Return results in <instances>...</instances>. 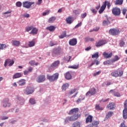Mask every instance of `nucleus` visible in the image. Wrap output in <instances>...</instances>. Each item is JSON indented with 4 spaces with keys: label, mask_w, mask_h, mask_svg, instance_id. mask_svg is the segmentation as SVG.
Returning a JSON list of instances; mask_svg holds the SVG:
<instances>
[{
    "label": "nucleus",
    "mask_w": 127,
    "mask_h": 127,
    "mask_svg": "<svg viewBox=\"0 0 127 127\" xmlns=\"http://www.w3.org/2000/svg\"><path fill=\"white\" fill-rule=\"evenodd\" d=\"M29 103L31 105H35V100L33 98H30L29 100Z\"/></svg>",
    "instance_id": "obj_42"
},
{
    "label": "nucleus",
    "mask_w": 127,
    "mask_h": 127,
    "mask_svg": "<svg viewBox=\"0 0 127 127\" xmlns=\"http://www.w3.org/2000/svg\"><path fill=\"white\" fill-rule=\"evenodd\" d=\"M34 92V88L32 87H28L24 90V93L26 94V95H31V94L33 93Z\"/></svg>",
    "instance_id": "obj_4"
},
{
    "label": "nucleus",
    "mask_w": 127,
    "mask_h": 127,
    "mask_svg": "<svg viewBox=\"0 0 127 127\" xmlns=\"http://www.w3.org/2000/svg\"><path fill=\"white\" fill-rule=\"evenodd\" d=\"M60 48L58 49H54L53 50L52 55L53 57L55 56V55H57L58 54H60Z\"/></svg>",
    "instance_id": "obj_18"
},
{
    "label": "nucleus",
    "mask_w": 127,
    "mask_h": 127,
    "mask_svg": "<svg viewBox=\"0 0 127 127\" xmlns=\"http://www.w3.org/2000/svg\"><path fill=\"white\" fill-rule=\"evenodd\" d=\"M76 92V89H72L70 91L69 94L70 95H72V94H74Z\"/></svg>",
    "instance_id": "obj_64"
},
{
    "label": "nucleus",
    "mask_w": 127,
    "mask_h": 127,
    "mask_svg": "<svg viewBox=\"0 0 127 127\" xmlns=\"http://www.w3.org/2000/svg\"><path fill=\"white\" fill-rule=\"evenodd\" d=\"M65 78L66 80H71V79H72V75H71L69 71L65 73Z\"/></svg>",
    "instance_id": "obj_22"
},
{
    "label": "nucleus",
    "mask_w": 127,
    "mask_h": 127,
    "mask_svg": "<svg viewBox=\"0 0 127 127\" xmlns=\"http://www.w3.org/2000/svg\"><path fill=\"white\" fill-rule=\"evenodd\" d=\"M22 74L20 73H16L13 75L12 78L13 79H17V78H20L21 77Z\"/></svg>",
    "instance_id": "obj_27"
},
{
    "label": "nucleus",
    "mask_w": 127,
    "mask_h": 127,
    "mask_svg": "<svg viewBox=\"0 0 127 127\" xmlns=\"http://www.w3.org/2000/svg\"><path fill=\"white\" fill-rule=\"evenodd\" d=\"M109 34H111V35H118L120 33V30L119 29L112 28L109 30Z\"/></svg>",
    "instance_id": "obj_7"
},
{
    "label": "nucleus",
    "mask_w": 127,
    "mask_h": 127,
    "mask_svg": "<svg viewBox=\"0 0 127 127\" xmlns=\"http://www.w3.org/2000/svg\"><path fill=\"white\" fill-rule=\"evenodd\" d=\"M92 58H96L98 59L99 58V53L97 52L95 54L92 55Z\"/></svg>",
    "instance_id": "obj_39"
},
{
    "label": "nucleus",
    "mask_w": 127,
    "mask_h": 127,
    "mask_svg": "<svg viewBox=\"0 0 127 127\" xmlns=\"http://www.w3.org/2000/svg\"><path fill=\"white\" fill-rule=\"evenodd\" d=\"M125 109L123 110V118L124 119H127V100H126L125 103Z\"/></svg>",
    "instance_id": "obj_9"
},
{
    "label": "nucleus",
    "mask_w": 127,
    "mask_h": 127,
    "mask_svg": "<svg viewBox=\"0 0 127 127\" xmlns=\"http://www.w3.org/2000/svg\"><path fill=\"white\" fill-rule=\"evenodd\" d=\"M66 31H63L62 33V34L59 36V38L62 39L63 38H64V37H66Z\"/></svg>",
    "instance_id": "obj_38"
},
{
    "label": "nucleus",
    "mask_w": 127,
    "mask_h": 127,
    "mask_svg": "<svg viewBox=\"0 0 127 127\" xmlns=\"http://www.w3.org/2000/svg\"><path fill=\"white\" fill-rule=\"evenodd\" d=\"M12 44L14 46H19L20 44V42L18 41L14 40V41H12Z\"/></svg>",
    "instance_id": "obj_26"
},
{
    "label": "nucleus",
    "mask_w": 127,
    "mask_h": 127,
    "mask_svg": "<svg viewBox=\"0 0 127 127\" xmlns=\"http://www.w3.org/2000/svg\"><path fill=\"white\" fill-rule=\"evenodd\" d=\"M33 4H34V2H28L27 1L23 2V7L25 8H30V6Z\"/></svg>",
    "instance_id": "obj_10"
},
{
    "label": "nucleus",
    "mask_w": 127,
    "mask_h": 127,
    "mask_svg": "<svg viewBox=\"0 0 127 127\" xmlns=\"http://www.w3.org/2000/svg\"><path fill=\"white\" fill-rule=\"evenodd\" d=\"M19 86H24L25 85V80L24 79H21L17 82Z\"/></svg>",
    "instance_id": "obj_25"
},
{
    "label": "nucleus",
    "mask_w": 127,
    "mask_h": 127,
    "mask_svg": "<svg viewBox=\"0 0 127 127\" xmlns=\"http://www.w3.org/2000/svg\"><path fill=\"white\" fill-rule=\"evenodd\" d=\"M114 96H115L116 97H121V95L120 94V93L119 92H115L114 93Z\"/></svg>",
    "instance_id": "obj_58"
},
{
    "label": "nucleus",
    "mask_w": 127,
    "mask_h": 127,
    "mask_svg": "<svg viewBox=\"0 0 127 127\" xmlns=\"http://www.w3.org/2000/svg\"><path fill=\"white\" fill-rule=\"evenodd\" d=\"M48 14H49V11H46L43 13V15L44 16H45V15H47Z\"/></svg>",
    "instance_id": "obj_60"
},
{
    "label": "nucleus",
    "mask_w": 127,
    "mask_h": 127,
    "mask_svg": "<svg viewBox=\"0 0 127 127\" xmlns=\"http://www.w3.org/2000/svg\"><path fill=\"white\" fill-rule=\"evenodd\" d=\"M71 58H72V57H71L70 56L68 57L67 56L65 58H64V60H67V59H68L67 61V62L68 63V62H69L70 60H71Z\"/></svg>",
    "instance_id": "obj_51"
},
{
    "label": "nucleus",
    "mask_w": 127,
    "mask_h": 127,
    "mask_svg": "<svg viewBox=\"0 0 127 127\" xmlns=\"http://www.w3.org/2000/svg\"><path fill=\"white\" fill-rule=\"evenodd\" d=\"M49 45L50 46H51V47L54 46V45H56V43H55L53 42H50L49 43Z\"/></svg>",
    "instance_id": "obj_62"
},
{
    "label": "nucleus",
    "mask_w": 127,
    "mask_h": 127,
    "mask_svg": "<svg viewBox=\"0 0 127 127\" xmlns=\"http://www.w3.org/2000/svg\"><path fill=\"white\" fill-rule=\"evenodd\" d=\"M46 78H45V75H39L37 79H36V81L38 83H42L45 81Z\"/></svg>",
    "instance_id": "obj_8"
},
{
    "label": "nucleus",
    "mask_w": 127,
    "mask_h": 127,
    "mask_svg": "<svg viewBox=\"0 0 127 127\" xmlns=\"http://www.w3.org/2000/svg\"><path fill=\"white\" fill-rule=\"evenodd\" d=\"M83 100H85L84 98H83L82 99L79 98L78 100H77L76 101V103H77V104L79 103H81V101H83Z\"/></svg>",
    "instance_id": "obj_54"
},
{
    "label": "nucleus",
    "mask_w": 127,
    "mask_h": 127,
    "mask_svg": "<svg viewBox=\"0 0 127 127\" xmlns=\"http://www.w3.org/2000/svg\"><path fill=\"white\" fill-rule=\"evenodd\" d=\"M123 2H124V0H116L115 1V4L121 5L123 4Z\"/></svg>",
    "instance_id": "obj_33"
},
{
    "label": "nucleus",
    "mask_w": 127,
    "mask_h": 127,
    "mask_svg": "<svg viewBox=\"0 0 127 127\" xmlns=\"http://www.w3.org/2000/svg\"><path fill=\"white\" fill-rule=\"evenodd\" d=\"M86 123L88 124V123H92L93 122V116L89 115L86 119Z\"/></svg>",
    "instance_id": "obj_21"
},
{
    "label": "nucleus",
    "mask_w": 127,
    "mask_h": 127,
    "mask_svg": "<svg viewBox=\"0 0 127 127\" xmlns=\"http://www.w3.org/2000/svg\"><path fill=\"white\" fill-rule=\"evenodd\" d=\"M22 4V3L20 1H18L16 3V5L18 7H20V6H21Z\"/></svg>",
    "instance_id": "obj_50"
},
{
    "label": "nucleus",
    "mask_w": 127,
    "mask_h": 127,
    "mask_svg": "<svg viewBox=\"0 0 127 127\" xmlns=\"http://www.w3.org/2000/svg\"><path fill=\"white\" fill-rule=\"evenodd\" d=\"M103 55L106 59L111 58V57H112V56H113V53H110V54H108L106 52H104L103 53Z\"/></svg>",
    "instance_id": "obj_20"
},
{
    "label": "nucleus",
    "mask_w": 127,
    "mask_h": 127,
    "mask_svg": "<svg viewBox=\"0 0 127 127\" xmlns=\"http://www.w3.org/2000/svg\"><path fill=\"white\" fill-rule=\"evenodd\" d=\"M68 68H71L72 69H78V68H79V64L73 65L69 66Z\"/></svg>",
    "instance_id": "obj_45"
},
{
    "label": "nucleus",
    "mask_w": 127,
    "mask_h": 127,
    "mask_svg": "<svg viewBox=\"0 0 127 127\" xmlns=\"http://www.w3.org/2000/svg\"><path fill=\"white\" fill-rule=\"evenodd\" d=\"M59 77V73H56L53 75H47V78L49 80L50 82H54V81L57 80L58 79Z\"/></svg>",
    "instance_id": "obj_1"
},
{
    "label": "nucleus",
    "mask_w": 127,
    "mask_h": 127,
    "mask_svg": "<svg viewBox=\"0 0 127 127\" xmlns=\"http://www.w3.org/2000/svg\"><path fill=\"white\" fill-rule=\"evenodd\" d=\"M81 16L82 18H85V17L87 16V13H84L83 14H81Z\"/></svg>",
    "instance_id": "obj_61"
},
{
    "label": "nucleus",
    "mask_w": 127,
    "mask_h": 127,
    "mask_svg": "<svg viewBox=\"0 0 127 127\" xmlns=\"http://www.w3.org/2000/svg\"><path fill=\"white\" fill-rule=\"evenodd\" d=\"M127 10L126 8H123L122 10V13L123 14H124V15H125V14H126V13H127Z\"/></svg>",
    "instance_id": "obj_59"
},
{
    "label": "nucleus",
    "mask_w": 127,
    "mask_h": 127,
    "mask_svg": "<svg viewBox=\"0 0 127 127\" xmlns=\"http://www.w3.org/2000/svg\"><path fill=\"white\" fill-rule=\"evenodd\" d=\"M112 62H116V61H118V60H120V58L118 56H115L114 57V59H112Z\"/></svg>",
    "instance_id": "obj_43"
},
{
    "label": "nucleus",
    "mask_w": 127,
    "mask_h": 127,
    "mask_svg": "<svg viewBox=\"0 0 127 127\" xmlns=\"http://www.w3.org/2000/svg\"><path fill=\"white\" fill-rule=\"evenodd\" d=\"M91 11H92V12L93 13H94V14H96L97 13V10L95 8H92L91 9H90Z\"/></svg>",
    "instance_id": "obj_53"
},
{
    "label": "nucleus",
    "mask_w": 127,
    "mask_h": 127,
    "mask_svg": "<svg viewBox=\"0 0 127 127\" xmlns=\"http://www.w3.org/2000/svg\"><path fill=\"white\" fill-rule=\"evenodd\" d=\"M55 19H56L55 17H52L49 18L48 22L49 23H52V22H54Z\"/></svg>",
    "instance_id": "obj_41"
},
{
    "label": "nucleus",
    "mask_w": 127,
    "mask_h": 127,
    "mask_svg": "<svg viewBox=\"0 0 127 127\" xmlns=\"http://www.w3.org/2000/svg\"><path fill=\"white\" fill-rule=\"evenodd\" d=\"M30 65H31V66H34V64H35V61H31L29 62Z\"/></svg>",
    "instance_id": "obj_56"
},
{
    "label": "nucleus",
    "mask_w": 127,
    "mask_h": 127,
    "mask_svg": "<svg viewBox=\"0 0 127 127\" xmlns=\"http://www.w3.org/2000/svg\"><path fill=\"white\" fill-rule=\"evenodd\" d=\"M65 20H66L67 23H68V24H71V23H72V18H71V17L66 18Z\"/></svg>",
    "instance_id": "obj_37"
},
{
    "label": "nucleus",
    "mask_w": 127,
    "mask_h": 127,
    "mask_svg": "<svg viewBox=\"0 0 127 127\" xmlns=\"http://www.w3.org/2000/svg\"><path fill=\"white\" fill-rule=\"evenodd\" d=\"M107 43V41L106 40H100L97 43H96V47H100L101 46H103V45H105Z\"/></svg>",
    "instance_id": "obj_12"
},
{
    "label": "nucleus",
    "mask_w": 127,
    "mask_h": 127,
    "mask_svg": "<svg viewBox=\"0 0 127 127\" xmlns=\"http://www.w3.org/2000/svg\"><path fill=\"white\" fill-rule=\"evenodd\" d=\"M68 87H69V84L65 83L63 85L62 89L63 91H66V89H68Z\"/></svg>",
    "instance_id": "obj_32"
},
{
    "label": "nucleus",
    "mask_w": 127,
    "mask_h": 127,
    "mask_svg": "<svg viewBox=\"0 0 127 127\" xmlns=\"http://www.w3.org/2000/svg\"><path fill=\"white\" fill-rule=\"evenodd\" d=\"M34 45H35V43L34 42V41H32L29 42L28 46H29V47H33Z\"/></svg>",
    "instance_id": "obj_40"
},
{
    "label": "nucleus",
    "mask_w": 127,
    "mask_h": 127,
    "mask_svg": "<svg viewBox=\"0 0 127 127\" xmlns=\"http://www.w3.org/2000/svg\"><path fill=\"white\" fill-rule=\"evenodd\" d=\"M70 118L71 120V122H74L76 121V120H78V118H79V115H78V114H74V115L70 116Z\"/></svg>",
    "instance_id": "obj_19"
},
{
    "label": "nucleus",
    "mask_w": 127,
    "mask_h": 127,
    "mask_svg": "<svg viewBox=\"0 0 127 127\" xmlns=\"http://www.w3.org/2000/svg\"><path fill=\"white\" fill-rule=\"evenodd\" d=\"M47 30H49V31H54L55 30V26H50L46 28Z\"/></svg>",
    "instance_id": "obj_31"
},
{
    "label": "nucleus",
    "mask_w": 127,
    "mask_h": 127,
    "mask_svg": "<svg viewBox=\"0 0 127 127\" xmlns=\"http://www.w3.org/2000/svg\"><path fill=\"white\" fill-rule=\"evenodd\" d=\"M78 111L79 108H73L69 112L68 115H73V114H75V115H76L78 114Z\"/></svg>",
    "instance_id": "obj_16"
},
{
    "label": "nucleus",
    "mask_w": 127,
    "mask_h": 127,
    "mask_svg": "<svg viewBox=\"0 0 127 127\" xmlns=\"http://www.w3.org/2000/svg\"><path fill=\"white\" fill-rule=\"evenodd\" d=\"M96 94V89L95 88H92L86 93L85 96L86 97H91Z\"/></svg>",
    "instance_id": "obj_5"
},
{
    "label": "nucleus",
    "mask_w": 127,
    "mask_h": 127,
    "mask_svg": "<svg viewBox=\"0 0 127 127\" xmlns=\"http://www.w3.org/2000/svg\"><path fill=\"white\" fill-rule=\"evenodd\" d=\"M72 127H81V123L80 122H75L72 124Z\"/></svg>",
    "instance_id": "obj_24"
},
{
    "label": "nucleus",
    "mask_w": 127,
    "mask_h": 127,
    "mask_svg": "<svg viewBox=\"0 0 127 127\" xmlns=\"http://www.w3.org/2000/svg\"><path fill=\"white\" fill-rule=\"evenodd\" d=\"M32 28H33V27L32 26L27 27L26 28V31L28 32L29 31H30V30H32Z\"/></svg>",
    "instance_id": "obj_47"
},
{
    "label": "nucleus",
    "mask_w": 127,
    "mask_h": 127,
    "mask_svg": "<svg viewBox=\"0 0 127 127\" xmlns=\"http://www.w3.org/2000/svg\"><path fill=\"white\" fill-rule=\"evenodd\" d=\"M70 122H72V120H71V118L70 117H67L64 119V124H69Z\"/></svg>",
    "instance_id": "obj_28"
},
{
    "label": "nucleus",
    "mask_w": 127,
    "mask_h": 127,
    "mask_svg": "<svg viewBox=\"0 0 127 127\" xmlns=\"http://www.w3.org/2000/svg\"><path fill=\"white\" fill-rule=\"evenodd\" d=\"M95 109L96 110H97L98 111H100V110H104V109L102 107H100V106H99V105L96 104V106H95Z\"/></svg>",
    "instance_id": "obj_44"
},
{
    "label": "nucleus",
    "mask_w": 127,
    "mask_h": 127,
    "mask_svg": "<svg viewBox=\"0 0 127 127\" xmlns=\"http://www.w3.org/2000/svg\"><path fill=\"white\" fill-rule=\"evenodd\" d=\"M111 23V22L109 20V19H107V20H104L103 22V25H109Z\"/></svg>",
    "instance_id": "obj_34"
},
{
    "label": "nucleus",
    "mask_w": 127,
    "mask_h": 127,
    "mask_svg": "<svg viewBox=\"0 0 127 127\" xmlns=\"http://www.w3.org/2000/svg\"><path fill=\"white\" fill-rule=\"evenodd\" d=\"M77 44V39L73 38L69 41V45L70 46H75Z\"/></svg>",
    "instance_id": "obj_13"
},
{
    "label": "nucleus",
    "mask_w": 127,
    "mask_h": 127,
    "mask_svg": "<svg viewBox=\"0 0 127 127\" xmlns=\"http://www.w3.org/2000/svg\"><path fill=\"white\" fill-rule=\"evenodd\" d=\"M22 16H23V17H26V18H28V17H29L30 15H29V14H28L27 13H25L22 15Z\"/></svg>",
    "instance_id": "obj_52"
},
{
    "label": "nucleus",
    "mask_w": 127,
    "mask_h": 127,
    "mask_svg": "<svg viewBox=\"0 0 127 127\" xmlns=\"http://www.w3.org/2000/svg\"><path fill=\"white\" fill-rule=\"evenodd\" d=\"M37 31H38V30L36 28H33L30 33V34H37Z\"/></svg>",
    "instance_id": "obj_30"
},
{
    "label": "nucleus",
    "mask_w": 127,
    "mask_h": 127,
    "mask_svg": "<svg viewBox=\"0 0 127 127\" xmlns=\"http://www.w3.org/2000/svg\"><path fill=\"white\" fill-rule=\"evenodd\" d=\"M92 127H97L99 125L98 121H93L92 124H90Z\"/></svg>",
    "instance_id": "obj_36"
},
{
    "label": "nucleus",
    "mask_w": 127,
    "mask_h": 127,
    "mask_svg": "<svg viewBox=\"0 0 127 127\" xmlns=\"http://www.w3.org/2000/svg\"><path fill=\"white\" fill-rule=\"evenodd\" d=\"M0 120H1V121H4L5 120H7L8 119V117L6 116H1L0 117Z\"/></svg>",
    "instance_id": "obj_49"
},
{
    "label": "nucleus",
    "mask_w": 127,
    "mask_h": 127,
    "mask_svg": "<svg viewBox=\"0 0 127 127\" xmlns=\"http://www.w3.org/2000/svg\"><path fill=\"white\" fill-rule=\"evenodd\" d=\"M14 64V61L13 60H11L9 59L5 60L4 66L6 67L7 65H8L9 67H11Z\"/></svg>",
    "instance_id": "obj_6"
},
{
    "label": "nucleus",
    "mask_w": 127,
    "mask_h": 127,
    "mask_svg": "<svg viewBox=\"0 0 127 127\" xmlns=\"http://www.w3.org/2000/svg\"><path fill=\"white\" fill-rule=\"evenodd\" d=\"M42 3V0H38V1L36 2V4L38 5H40Z\"/></svg>",
    "instance_id": "obj_57"
},
{
    "label": "nucleus",
    "mask_w": 127,
    "mask_h": 127,
    "mask_svg": "<svg viewBox=\"0 0 127 127\" xmlns=\"http://www.w3.org/2000/svg\"><path fill=\"white\" fill-rule=\"evenodd\" d=\"M10 106H11V104H10V103L8 102V99H4L3 100V107H4V108H6V107L8 108L10 107Z\"/></svg>",
    "instance_id": "obj_11"
},
{
    "label": "nucleus",
    "mask_w": 127,
    "mask_h": 127,
    "mask_svg": "<svg viewBox=\"0 0 127 127\" xmlns=\"http://www.w3.org/2000/svg\"><path fill=\"white\" fill-rule=\"evenodd\" d=\"M95 64H96V65H99V64H100V62H99V61L97 60H94L91 63V64L89 65V68H91V67H92V66H93V65H95Z\"/></svg>",
    "instance_id": "obj_23"
},
{
    "label": "nucleus",
    "mask_w": 127,
    "mask_h": 127,
    "mask_svg": "<svg viewBox=\"0 0 127 127\" xmlns=\"http://www.w3.org/2000/svg\"><path fill=\"white\" fill-rule=\"evenodd\" d=\"M124 71L122 70L118 69L111 73V75L113 77H121L123 76Z\"/></svg>",
    "instance_id": "obj_2"
},
{
    "label": "nucleus",
    "mask_w": 127,
    "mask_h": 127,
    "mask_svg": "<svg viewBox=\"0 0 127 127\" xmlns=\"http://www.w3.org/2000/svg\"><path fill=\"white\" fill-rule=\"evenodd\" d=\"M112 11L115 16H119L121 14V9L118 7L113 8Z\"/></svg>",
    "instance_id": "obj_3"
},
{
    "label": "nucleus",
    "mask_w": 127,
    "mask_h": 127,
    "mask_svg": "<svg viewBox=\"0 0 127 127\" xmlns=\"http://www.w3.org/2000/svg\"><path fill=\"white\" fill-rule=\"evenodd\" d=\"M60 63L59 61L55 62L53 64H52L51 68H52V69H55L56 68H57Z\"/></svg>",
    "instance_id": "obj_17"
},
{
    "label": "nucleus",
    "mask_w": 127,
    "mask_h": 127,
    "mask_svg": "<svg viewBox=\"0 0 127 127\" xmlns=\"http://www.w3.org/2000/svg\"><path fill=\"white\" fill-rule=\"evenodd\" d=\"M74 13L75 14H79V13H81V10L79 9H77L76 10H74L73 11Z\"/></svg>",
    "instance_id": "obj_46"
},
{
    "label": "nucleus",
    "mask_w": 127,
    "mask_h": 127,
    "mask_svg": "<svg viewBox=\"0 0 127 127\" xmlns=\"http://www.w3.org/2000/svg\"><path fill=\"white\" fill-rule=\"evenodd\" d=\"M17 100L18 104H20V105H22L24 104V99L23 98L20 96H17Z\"/></svg>",
    "instance_id": "obj_14"
},
{
    "label": "nucleus",
    "mask_w": 127,
    "mask_h": 127,
    "mask_svg": "<svg viewBox=\"0 0 127 127\" xmlns=\"http://www.w3.org/2000/svg\"><path fill=\"white\" fill-rule=\"evenodd\" d=\"M114 115V113L113 112H109L108 113L107 115L106 116V119L108 120L109 118H111Z\"/></svg>",
    "instance_id": "obj_35"
},
{
    "label": "nucleus",
    "mask_w": 127,
    "mask_h": 127,
    "mask_svg": "<svg viewBox=\"0 0 127 127\" xmlns=\"http://www.w3.org/2000/svg\"><path fill=\"white\" fill-rule=\"evenodd\" d=\"M107 107L110 110H113V109L115 108V103H110L109 105H107Z\"/></svg>",
    "instance_id": "obj_29"
},
{
    "label": "nucleus",
    "mask_w": 127,
    "mask_h": 127,
    "mask_svg": "<svg viewBox=\"0 0 127 127\" xmlns=\"http://www.w3.org/2000/svg\"><path fill=\"white\" fill-rule=\"evenodd\" d=\"M3 48H6V45L5 44H0V50H2Z\"/></svg>",
    "instance_id": "obj_48"
},
{
    "label": "nucleus",
    "mask_w": 127,
    "mask_h": 127,
    "mask_svg": "<svg viewBox=\"0 0 127 127\" xmlns=\"http://www.w3.org/2000/svg\"><path fill=\"white\" fill-rule=\"evenodd\" d=\"M82 25V22H80L79 23H78L75 26V28H78L79 27H80V26H81Z\"/></svg>",
    "instance_id": "obj_55"
},
{
    "label": "nucleus",
    "mask_w": 127,
    "mask_h": 127,
    "mask_svg": "<svg viewBox=\"0 0 127 127\" xmlns=\"http://www.w3.org/2000/svg\"><path fill=\"white\" fill-rule=\"evenodd\" d=\"M106 7H107V1H106L102 5V6L101 7L100 9L99 10V13H103V11H104L105 10V9H106Z\"/></svg>",
    "instance_id": "obj_15"
},
{
    "label": "nucleus",
    "mask_w": 127,
    "mask_h": 127,
    "mask_svg": "<svg viewBox=\"0 0 127 127\" xmlns=\"http://www.w3.org/2000/svg\"><path fill=\"white\" fill-rule=\"evenodd\" d=\"M101 74V71H98L93 74V76H98V75H100Z\"/></svg>",
    "instance_id": "obj_63"
}]
</instances>
